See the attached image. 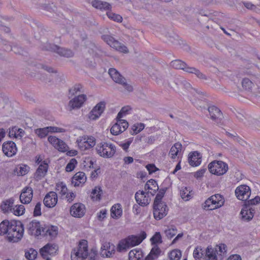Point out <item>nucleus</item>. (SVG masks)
<instances>
[{"label":"nucleus","mask_w":260,"mask_h":260,"mask_svg":"<svg viewBox=\"0 0 260 260\" xmlns=\"http://www.w3.org/2000/svg\"><path fill=\"white\" fill-rule=\"evenodd\" d=\"M24 233L23 224L19 220H11L7 236L10 242H17L22 238Z\"/></svg>","instance_id":"1"},{"label":"nucleus","mask_w":260,"mask_h":260,"mask_svg":"<svg viewBox=\"0 0 260 260\" xmlns=\"http://www.w3.org/2000/svg\"><path fill=\"white\" fill-rule=\"evenodd\" d=\"M147 234L145 232L142 231L139 235H131L126 238L121 240L117 246V250H122L139 245L146 238Z\"/></svg>","instance_id":"2"},{"label":"nucleus","mask_w":260,"mask_h":260,"mask_svg":"<svg viewBox=\"0 0 260 260\" xmlns=\"http://www.w3.org/2000/svg\"><path fill=\"white\" fill-rule=\"evenodd\" d=\"M172 67L176 69L182 70L184 71L191 74H194L199 79L206 80L207 76L202 73L199 70L194 67L188 66L185 62L180 59H176L170 63Z\"/></svg>","instance_id":"3"},{"label":"nucleus","mask_w":260,"mask_h":260,"mask_svg":"<svg viewBox=\"0 0 260 260\" xmlns=\"http://www.w3.org/2000/svg\"><path fill=\"white\" fill-rule=\"evenodd\" d=\"M224 199L220 194H214L207 199L202 205L206 210H212L219 208L223 205Z\"/></svg>","instance_id":"4"},{"label":"nucleus","mask_w":260,"mask_h":260,"mask_svg":"<svg viewBox=\"0 0 260 260\" xmlns=\"http://www.w3.org/2000/svg\"><path fill=\"white\" fill-rule=\"evenodd\" d=\"M210 172L218 176L222 175L226 173L229 169L228 165L221 160H214L208 165Z\"/></svg>","instance_id":"5"},{"label":"nucleus","mask_w":260,"mask_h":260,"mask_svg":"<svg viewBox=\"0 0 260 260\" xmlns=\"http://www.w3.org/2000/svg\"><path fill=\"white\" fill-rule=\"evenodd\" d=\"M98 153L103 157L109 158L112 157L116 152V147L112 144L101 143L96 147Z\"/></svg>","instance_id":"6"},{"label":"nucleus","mask_w":260,"mask_h":260,"mask_svg":"<svg viewBox=\"0 0 260 260\" xmlns=\"http://www.w3.org/2000/svg\"><path fill=\"white\" fill-rule=\"evenodd\" d=\"M42 50L46 51H51L57 53L60 56L66 57H71L73 56L74 53L70 49L61 48L55 44L46 43L43 45Z\"/></svg>","instance_id":"7"},{"label":"nucleus","mask_w":260,"mask_h":260,"mask_svg":"<svg viewBox=\"0 0 260 260\" xmlns=\"http://www.w3.org/2000/svg\"><path fill=\"white\" fill-rule=\"evenodd\" d=\"M109 74L114 82L122 85L128 91L131 92L133 90L132 85L126 82V79L115 69L111 68L109 70Z\"/></svg>","instance_id":"8"},{"label":"nucleus","mask_w":260,"mask_h":260,"mask_svg":"<svg viewBox=\"0 0 260 260\" xmlns=\"http://www.w3.org/2000/svg\"><path fill=\"white\" fill-rule=\"evenodd\" d=\"M102 39L110 47L114 48L116 50L125 53L128 52V50L125 45L115 40L111 36L104 35L102 36Z\"/></svg>","instance_id":"9"},{"label":"nucleus","mask_w":260,"mask_h":260,"mask_svg":"<svg viewBox=\"0 0 260 260\" xmlns=\"http://www.w3.org/2000/svg\"><path fill=\"white\" fill-rule=\"evenodd\" d=\"M76 142L78 147L82 151L89 149L95 145V139L94 137L87 135L80 137Z\"/></svg>","instance_id":"10"},{"label":"nucleus","mask_w":260,"mask_h":260,"mask_svg":"<svg viewBox=\"0 0 260 260\" xmlns=\"http://www.w3.org/2000/svg\"><path fill=\"white\" fill-rule=\"evenodd\" d=\"M153 216L155 219L160 220L168 213V208L166 203H153Z\"/></svg>","instance_id":"11"},{"label":"nucleus","mask_w":260,"mask_h":260,"mask_svg":"<svg viewBox=\"0 0 260 260\" xmlns=\"http://www.w3.org/2000/svg\"><path fill=\"white\" fill-rule=\"evenodd\" d=\"M43 225H41L40 221L32 220L27 225V232L29 235L38 237L42 235V229Z\"/></svg>","instance_id":"12"},{"label":"nucleus","mask_w":260,"mask_h":260,"mask_svg":"<svg viewBox=\"0 0 260 260\" xmlns=\"http://www.w3.org/2000/svg\"><path fill=\"white\" fill-rule=\"evenodd\" d=\"M235 195L242 201H246L251 194L250 188L247 185L243 184L238 186L235 189Z\"/></svg>","instance_id":"13"},{"label":"nucleus","mask_w":260,"mask_h":260,"mask_svg":"<svg viewBox=\"0 0 260 260\" xmlns=\"http://www.w3.org/2000/svg\"><path fill=\"white\" fill-rule=\"evenodd\" d=\"M149 193V191L145 192L143 190L137 191L135 196L137 203L143 207L149 205L151 201Z\"/></svg>","instance_id":"14"},{"label":"nucleus","mask_w":260,"mask_h":260,"mask_svg":"<svg viewBox=\"0 0 260 260\" xmlns=\"http://www.w3.org/2000/svg\"><path fill=\"white\" fill-rule=\"evenodd\" d=\"M86 95L85 94L79 95L70 100L68 104V109L72 111L74 109L80 108L84 102L86 100Z\"/></svg>","instance_id":"15"},{"label":"nucleus","mask_w":260,"mask_h":260,"mask_svg":"<svg viewBox=\"0 0 260 260\" xmlns=\"http://www.w3.org/2000/svg\"><path fill=\"white\" fill-rule=\"evenodd\" d=\"M4 153L8 157H12L16 154L17 148L16 144L11 141L5 142L2 145Z\"/></svg>","instance_id":"16"},{"label":"nucleus","mask_w":260,"mask_h":260,"mask_svg":"<svg viewBox=\"0 0 260 260\" xmlns=\"http://www.w3.org/2000/svg\"><path fill=\"white\" fill-rule=\"evenodd\" d=\"M43 236H49L53 239L56 237L58 232V228L57 226L51 225L49 223L43 224L42 229Z\"/></svg>","instance_id":"17"},{"label":"nucleus","mask_w":260,"mask_h":260,"mask_svg":"<svg viewBox=\"0 0 260 260\" xmlns=\"http://www.w3.org/2000/svg\"><path fill=\"white\" fill-rule=\"evenodd\" d=\"M85 213V205L81 203H75L70 209L71 215L75 217L81 218Z\"/></svg>","instance_id":"18"},{"label":"nucleus","mask_w":260,"mask_h":260,"mask_svg":"<svg viewBox=\"0 0 260 260\" xmlns=\"http://www.w3.org/2000/svg\"><path fill=\"white\" fill-rule=\"evenodd\" d=\"M106 104L104 102H101L98 103L93 109L89 112L88 117L91 120H96L104 112Z\"/></svg>","instance_id":"19"},{"label":"nucleus","mask_w":260,"mask_h":260,"mask_svg":"<svg viewBox=\"0 0 260 260\" xmlns=\"http://www.w3.org/2000/svg\"><path fill=\"white\" fill-rule=\"evenodd\" d=\"M58 250V246L55 244L48 243L40 249L41 255L45 258L46 254L55 255Z\"/></svg>","instance_id":"20"},{"label":"nucleus","mask_w":260,"mask_h":260,"mask_svg":"<svg viewBox=\"0 0 260 260\" xmlns=\"http://www.w3.org/2000/svg\"><path fill=\"white\" fill-rule=\"evenodd\" d=\"M254 212V208L248 205L244 204L240 212L242 219L244 221H250L252 219Z\"/></svg>","instance_id":"21"},{"label":"nucleus","mask_w":260,"mask_h":260,"mask_svg":"<svg viewBox=\"0 0 260 260\" xmlns=\"http://www.w3.org/2000/svg\"><path fill=\"white\" fill-rule=\"evenodd\" d=\"M211 118L215 121L217 123H221L223 118V115L221 111L217 107L212 106L208 108Z\"/></svg>","instance_id":"22"},{"label":"nucleus","mask_w":260,"mask_h":260,"mask_svg":"<svg viewBox=\"0 0 260 260\" xmlns=\"http://www.w3.org/2000/svg\"><path fill=\"white\" fill-rule=\"evenodd\" d=\"M57 193L54 191H50L44 199V204L48 208L54 207L57 202Z\"/></svg>","instance_id":"23"},{"label":"nucleus","mask_w":260,"mask_h":260,"mask_svg":"<svg viewBox=\"0 0 260 260\" xmlns=\"http://www.w3.org/2000/svg\"><path fill=\"white\" fill-rule=\"evenodd\" d=\"M48 169V165L46 160L43 161L37 169L34 178L36 181L41 180L46 175Z\"/></svg>","instance_id":"24"},{"label":"nucleus","mask_w":260,"mask_h":260,"mask_svg":"<svg viewBox=\"0 0 260 260\" xmlns=\"http://www.w3.org/2000/svg\"><path fill=\"white\" fill-rule=\"evenodd\" d=\"M33 195L32 189L30 187H24L20 196V200L22 204H28L32 200Z\"/></svg>","instance_id":"25"},{"label":"nucleus","mask_w":260,"mask_h":260,"mask_svg":"<svg viewBox=\"0 0 260 260\" xmlns=\"http://www.w3.org/2000/svg\"><path fill=\"white\" fill-rule=\"evenodd\" d=\"M101 254L103 256L110 257L115 252V246L110 242L104 243L101 249Z\"/></svg>","instance_id":"26"},{"label":"nucleus","mask_w":260,"mask_h":260,"mask_svg":"<svg viewBox=\"0 0 260 260\" xmlns=\"http://www.w3.org/2000/svg\"><path fill=\"white\" fill-rule=\"evenodd\" d=\"M72 252H78V255L87 258L88 255L87 241L85 240L80 241L77 249H73Z\"/></svg>","instance_id":"27"},{"label":"nucleus","mask_w":260,"mask_h":260,"mask_svg":"<svg viewBox=\"0 0 260 260\" xmlns=\"http://www.w3.org/2000/svg\"><path fill=\"white\" fill-rule=\"evenodd\" d=\"M188 162L192 167L199 166L201 163V156L198 151H193L189 154Z\"/></svg>","instance_id":"28"},{"label":"nucleus","mask_w":260,"mask_h":260,"mask_svg":"<svg viewBox=\"0 0 260 260\" xmlns=\"http://www.w3.org/2000/svg\"><path fill=\"white\" fill-rule=\"evenodd\" d=\"M86 180L85 174L83 172L76 173L72 178V184L75 186H79L81 183H84Z\"/></svg>","instance_id":"29"},{"label":"nucleus","mask_w":260,"mask_h":260,"mask_svg":"<svg viewBox=\"0 0 260 260\" xmlns=\"http://www.w3.org/2000/svg\"><path fill=\"white\" fill-rule=\"evenodd\" d=\"M92 6L102 11L103 10H110L111 9V5L106 2H103L99 0H94L91 3Z\"/></svg>","instance_id":"30"},{"label":"nucleus","mask_w":260,"mask_h":260,"mask_svg":"<svg viewBox=\"0 0 260 260\" xmlns=\"http://www.w3.org/2000/svg\"><path fill=\"white\" fill-rule=\"evenodd\" d=\"M161 252V251L158 245H154L151 249L149 253L145 258V260H154L159 256Z\"/></svg>","instance_id":"31"},{"label":"nucleus","mask_w":260,"mask_h":260,"mask_svg":"<svg viewBox=\"0 0 260 260\" xmlns=\"http://www.w3.org/2000/svg\"><path fill=\"white\" fill-rule=\"evenodd\" d=\"M122 213V209L120 204L113 205L111 209V216L113 218L120 217Z\"/></svg>","instance_id":"32"},{"label":"nucleus","mask_w":260,"mask_h":260,"mask_svg":"<svg viewBox=\"0 0 260 260\" xmlns=\"http://www.w3.org/2000/svg\"><path fill=\"white\" fill-rule=\"evenodd\" d=\"M14 201V200L13 198H10L3 201L1 205V209L4 212H11V209L13 207Z\"/></svg>","instance_id":"33"},{"label":"nucleus","mask_w":260,"mask_h":260,"mask_svg":"<svg viewBox=\"0 0 260 260\" xmlns=\"http://www.w3.org/2000/svg\"><path fill=\"white\" fill-rule=\"evenodd\" d=\"M24 134V131L23 129L20 128H18L17 126L13 127L11 129H10L9 135L10 137L18 138V137H22Z\"/></svg>","instance_id":"34"},{"label":"nucleus","mask_w":260,"mask_h":260,"mask_svg":"<svg viewBox=\"0 0 260 260\" xmlns=\"http://www.w3.org/2000/svg\"><path fill=\"white\" fill-rule=\"evenodd\" d=\"M182 149V145L180 143H176L172 147L169 152V154L172 159H175L176 156Z\"/></svg>","instance_id":"35"},{"label":"nucleus","mask_w":260,"mask_h":260,"mask_svg":"<svg viewBox=\"0 0 260 260\" xmlns=\"http://www.w3.org/2000/svg\"><path fill=\"white\" fill-rule=\"evenodd\" d=\"M142 251L140 249L137 250V249H134L131 250L128 253V259L129 260H135L139 259L140 260L141 257H142Z\"/></svg>","instance_id":"36"},{"label":"nucleus","mask_w":260,"mask_h":260,"mask_svg":"<svg viewBox=\"0 0 260 260\" xmlns=\"http://www.w3.org/2000/svg\"><path fill=\"white\" fill-rule=\"evenodd\" d=\"M216 251L217 250H216ZM205 253L204 258L207 257L209 260H217L215 251L212 247H207L205 249Z\"/></svg>","instance_id":"37"},{"label":"nucleus","mask_w":260,"mask_h":260,"mask_svg":"<svg viewBox=\"0 0 260 260\" xmlns=\"http://www.w3.org/2000/svg\"><path fill=\"white\" fill-rule=\"evenodd\" d=\"M205 251L201 246H197L193 251V255L196 260H200L201 258H204Z\"/></svg>","instance_id":"38"},{"label":"nucleus","mask_w":260,"mask_h":260,"mask_svg":"<svg viewBox=\"0 0 260 260\" xmlns=\"http://www.w3.org/2000/svg\"><path fill=\"white\" fill-rule=\"evenodd\" d=\"M25 208L22 205L13 206V208L11 209V212L15 215L20 216L24 213Z\"/></svg>","instance_id":"39"},{"label":"nucleus","mask_w":260,"mask_h":260,"mask_svg":"<svg viewBox=\"0 0 260 260\" xmlns=\"http://www.w3.org/2000/svg\"><path fill=\"white\" fill-rule=\"evenodd\" d=\"M92 198L96 201H100L101 196L103 194V190L100 186H95L92 190Z\"/></svg>","instance_id":"40"},{"label":"nucleus","mask_w":260,"mask_h":260,"mask_svg":"<svg viewBox=\"0 0 260 260\" xmlns=\"http://www.w3.org/2000/svg\"><path fill=\"white\" fill-rule=\"evenodd\" d=\"M10 221L8 220H3L0 223V235H3L8 234Z\"/></svg>","instance_id":"41"},{"label":"nucleus","mask_w":260,"mask_h":260,"mask_svg":"<svg viewBox=\"0 0 260 260\" xmlns=\"http://www.w3.org/2000/svg\"><path fill=\"white\" fill-rule=\"evenodd\" d=\"M167 190V187L162 188L159 189H158V192L157 193V194L155 198V199L154 200L153 203L163 202L162 201V199L164 197V195H165Z\"/></svg>","instance_id":"42"},{"label":"nucleus","mask_w":260,"mask_h":260,"mask_svg":"<svg viewBox=\"0 0 260 260\" xmlns=\"http://www.w3.org/2000/svg\"><path fill=\"white\" fill-rule=\"evenodd\" d=\"M55 189L56 191L62 195L66 194L68 190L66 184L62 182H59L56 184Z\"/></svg>","instance_id":"43"},{"label":"nucleus","mask_w":260,"mask_h":260,"mask_svg":"<svg viewBox=\"0 0 260 260\" xmlns=\"http://www.w3.org/2000/svg\"><path fill=\"white\" fill-rule=\"evenodd\" d=\"M48 127L37 128L35 130V133L40 138L46 137L49 134Z\"/></svg>","instance_id":"44"},{"label":"nucleus","mask_w":260,"mask_h":260,"mask_svg":"<svg viewBox=\"0 0 260 260\" xmlns=\"http://www.w3.org/2000/svg\"><path fill=\"white\" fill-rule=\"evenodd\" d=\"M150 241L152 245L153 246L157 245V244H160L162 242L161 236L159 232H156L155 234L151 237Z\"/></svg>","instance_id":"45"},{"label":"nucleus","mask_w":260,"mask_h":260,"mask_svg":"<svg viewBox=\"0 0 260 260\" xmlns=\"http://www.w3.org/2000/svg\"><path fill=\"white\" fill-rule=\"evenodd\" d=\"M37 254L38 252L36 250L30 248L25 252V256L28 260H34L37 257Z\"/></svg>","instance_id":"46"},{"label":"nucleus","mask_w":260,"mask_h":260,"mask_svg":"<svg viewBox=\"0 0 260 260\" xmlns=\"http://www.w3.org/2000/svg\"><path fill=\"white\" fill-rule=\"evenodd\" d=\"M177 231L176 228L174 225H172L170 228L166 229L165 231V233L168 238L171 239L176 234Z\"/></svg>","instance_id":"47"},{"label":"nucleus","mask_w":260,"mask_h":260,"mask_svg":"<svg viewBox=\"0 0 260 260\" xmlns=\"http://www.w3.org/2000/svg\"><path fill=\"white\" fill-rule=\"evenodd\" d=\"M107 15L109 18L117 22H121L122 21V17L120 15L114 13L111 11L107 12Z\"/></svg>","instance_id":"48"},{"label":"nucleus","mask_w":260,"mask_h":260,"mask_svg":"<svg viewBox=\"0 0 260 260\" xmlns=\"http://www.w3.org/2000/svg\"><path fill=\"white\" fill-rule=\"evenodd\" d=\"M83 87L81 84H76L72 88L69 89V95L73 96L77 94L78 92H83L82 90Z\"/></svg>","instance_id":"49"},{"label":"nucleus","mask_w":260,"mask_h":260,"mask_svg":"<svg viewBox=\"0 0 260 260\" xmlns=\"http://www.w3.org/2000/svg\"><path fill=\"white\" fill-rule=\"evenodd\" d=\"M190 192L189 190H188L186 187L182 188L180 192V196L184 200L188 201L190 199L191 197Z\"/></svg>","instance_id":"50"},{"label":"nucleus","mask_w":260,"mask_h":260,"mask_svg":"<svg viewBox=\"0 0 260 260\" xmlns=\"http://www.w3.org/2000/svg\"><path fill=\"white\" fill-rule=\"evenodd\" d=\"M181 256L180 250L175 249L172 250L169 255L170 260H179Z\"/></svg>","instance_id":"51"},{"label":"nucleus","mask_w":260,"mask_h":260,"mask_svg":"<svg viewBox=\"0 0 260 260\" xmlns=\"http://www.w3.org/2000/svg\"><path fill=\"white\" fill-rule=\"evenodd\" d=\"M242 87L245 90H250L253 85L252 82L248 78H244L242 81Z\"/></svg>","instance_id":"52"},{"label":"nucleus","mask_w":260,"mask_h":260,"mask_svg":"<svg viewBox=\"0 0 260 260\" xmlns=\"http://www.w3.org/2000/svg\"><path fill=\"white\" fill-rule=\"evenodd\" d=\"M111 133L113 135H118L122 133L121 126L118 123L117 121L111 128Z\"/></svg>","instance_id":"53"},{"label":"nucleus","mask_w":260,"mask_h":260,"mask_svg":"<svg viewBox=\"0 0 260 260\" xmlns=\"http://www.w3.org/2000/svg\"><path fill=\"white\" fill-rule=\"evenodd\" d=\"M77 164V161L75 158H72L70 160L69 163L67 164L66 167V171L67 172H71L75 168L76 165Z\"/></svg>","instance_id":"54"},{"label":"nucleus","mask_w":260,"mask_h":260,"mask_svg":"<svg viewBox=\"0 0 260 260\" xmlns=\"http://www.w3.org/2000/svg\"><path fill=\"white\" fill-rule=\"evenodd\" d=\"M145 127V125L143 123H139L134 124L132 127L134 134H137L142 131Z\"/></svg>","instance_id":"55"},{"label":"nucleus","mask_w":260,"mask_h":260,"mask_svg":"<svg viewBox=\"0 0 260 260\" xmlns=\"http://www.w3.org/2000/svg\"><path fill=\"white\" fill-rule=\"evenodd\" d=\"M55 148L58 149L59 151L65 152L67 151L68 148L67 145L61 140L59 141L56 146Z\"/></svg>","instance_id":"56"},{"label":"nucleus","mask_w":260,"mask_h":260,"mask_svg":"<svg viewBox=\"0 0 260 260\" xmlns=\"http://www.w3.org/2000/svg\"><path fill=\"white\" fill-rule=\"evenodd\" d=\"M29 167L24 164H21L19 167V172L18 173L19 175L23 176L26 174L29 171Z\"/></svg>","instance_id":"57"},{"label":"nucleus","mask_w":260,"mask_h":260,"mask_svg":"<svg viewBox=\"0 0 260 260\" xmlns=\"http://www.w3.org/2000/svg\"><path fill=\"white\" fill-rule=\"evenodd\" d=\"M260 202V197L259 196H256L254 199L248 200L244 204L248 205L250 206L258 204Z\"/></svg>","instance_id":"58"},{"label":"nucleus","mask_w":260,"mask_h":260,"mask_svg":"<svg viewBox=\"0 0 260 260\" xmlns=\"http://www.w3.org/2000/svg\"><path fill=\"white\" fill-rule=\"evenodd\" d=\"M60 139L56 138L55 136H50L48 137V141L54 147L56 146L57 144L59 143Z\"/></svg>","instance_id":"59"},{"label":"nucleus","mask_w":260,"mask_h":260,"mask_svg":"<svg viewBox=\"0 0 260 260\" xmlns=\"http://www.w3.org/2000/svg\"><path fill=\"white\" fill-rule=\"evenodd\" d=\"M146 168L149 172V174L155 173L158 170V169L153 164H149L146 165Z\"/></svg>","instance_id":"60"},{"label":"nucleus","mask_w":260,"mask_h":260,"mask_svg":"<svg viewBox=\"0 0 260 260\" xmlns=\"http://www.w3.org/2000/svg\"><path fill=\"white\" fill-rule=\"evenodd\" d=\"M41 203L40 202H38L35 206L34 211V216H40L42 214L41 213Z\"/></svg>","instance_id":"61"},{"label":"nucleus","mask_w":260,"mask_h":260,"mask_svg":"<svg viewBox=\"0 0 260 260\" xmlns=\"http://www.w3.org/2000/svg\"><path fill=\"white\" fill-rule=\"evenodd\" d=\"M118 123L121 126L122 132H124L128 127V123L125 120L120 119L117 120Z\"/></svg>","instance_id":"62"},{"label":"nucleus","mask_w":260,"mask_h":260,"mask_svg":"<svg viewBox=\"0 0 260 260\" xmlns=\"http://www.w3.org/2000/svg\"><path fill=\"white\" fill-rule=\"evenodd\" d=\"M78 252H71V260H83L86 257H82L81 256H80L78 254Z\"/></svg>","instance_id":"63"},{"label":"nucleus","mask_w":260,"mask_h":260,"mask_svg":"<svg viewBox=\"0 0 260 260\" xmlns=\"http://www.w3.org/2000/svg\"><path fill=\"white\" fill-rule=\"evenodd\" d=\"M97 255L98 251L95 249H91L89 253V260H95Z\"/></svg>","instance_id":"64"}]
</instances>
